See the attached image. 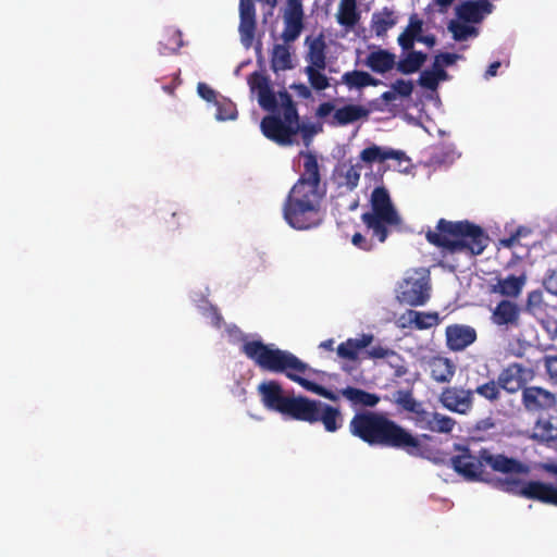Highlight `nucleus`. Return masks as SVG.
Returning a JSON list of instances; mask_svg holds the SVG:
<instances>
[{
	"instance_id": "obj_1",
	"label": "nucleus",
	"mask_w": 557,
	"mask_h": 557,
	"mask_svg": "<svg viewBox=\"0 0 557 557\" xmlns=\"http://www.w3.org/2000/svg\"><path fill=\"white\" fill-rule=\"evenodd\" d=\"M457 455L450 458L453 469L468 481L491 482L492 472L505 474L495 486L505 493L552 505L554 485L542 481H523L515 474H527L529 467L505 454L481 448L476 454L466 445H455Z\"/></svg>"
},
{
	"instance_id": "obj_2",
	"label": "nucleus",
	"mask_w": 557,
	"mask_h": 557,
	"mask_svg": "<svg viewBox=\"0 0 557 557\" xmlns=\"http://www.w3.org/2000/svg\"><path fill=\"white\" fill-rule=\"evenodd\" d=\"M302 170L288 191L282 214L294 230L307 231L322 223V203L326 196V183L322 181L320 164L311 151H301Z\"/></svg>"
},
{
	"instance_id": "obj_3",
	"label": "nucleus",
	"mask_w": 557,
	"mask_h": 557,
	"mask_svg": "<svg viewBox=\"0 0 557 557\" xmlns=\"http://www.w3.org/2000/svg\"><path fill=\"white\" fill-rule=\"evenodd\" d=\"M349 432L370 446L399 449L421 458L430 453L423 443V440H431L430 435H414L383 412L363 410L355 413L349 422Z\"/></svg>"
},
{
	"instance_id": "obj_4",
	"label": "nucleus",
	"mask_w": 557,
	"mask_h": 557,
	"mask_svg": "<svg viewBox=\"0 0 557 557\" xmlns=\"http://www.w3.org/2000/svg\"><path fill=\"white\" fill-rule=\"evenodd\" d=\"M242 352L250 359L259 369L272 373H283L290 381L299 384L306 391L322 396L329 400L336 401L337 395L305 377L313 370L308 363L300 360L288 350L264 344L261 339L246 341L240 348Z\"/></svg>"
},
{
	"instance_id": "obj_5",
	"label": "nucleus",
	"mask_w": 557,
	"mask_h": 557,
	"mask_svg": "<svg viewBox=\"0 0 557 557\" xmlns=\"http://www.w3.org/2000/svg\"><path fill=\"white\" fill-rule=\"evenodd\" d=\"M426 240L449 253L481 255L488 245L490 237L478 224L468 220L447 221L440 219L435 231L425 233Z\"/></svg>"
},
{
	"instance_id": "obj_6",
	"label": "nucleus",
	"mask_w": 557,
	"mask_h": 557,
	"mask_svg": "<svg viewBox=\"0 0 557 557\" xmlns=\"http://www.w3.org/2000/svg\"><path fill=\"white\" fill-rule=\"evenodd\" d=\"M371 210L361 214V221L372 237L384 243L392 228L401 225V218L384 186L375 187L370 197Z\"/></svg>"
},
{
	"instance_id": "obj_7",
	"label": "nucleus",
	"mask_w": 557,
	"mask_h": 557,
	"mask_svg": "<svg viewBox=\"0 0 557 557\" xmlns=\"http://www.w3.org/2000/svg\"><path fill=\"white\" fill-rule=\"evenodd\" d=\"M283 120L278 115H267L261 121L262 134L281 146H289L300 131L299 115L292 96L286 91L278 92Z\"/></svg>"
},
{
	"instance_id": "obj_8",
	"label": "nucleus",
	"mask_w": 557,
	"mask_h": 557,
	"mask_svg": "<svg viewBox=\"0 0 557 557\" xmlns=\"http://www.w3.org/2000/svg\"><path fill=\"white\" fill-rule=\"evenodd\" d=\"M430 272L426 269H416L399 283L398 300L401 304L418 307L430 299Z\"/></svg>"
},
{
	"instance_id": "obj_9",
	"label": "nucleus",
	"mask_w": 557,
	"mask_h": 557,
	"mask_svg": "<svg viewBox=\"0 0 557 557\" xmlns=\"http://www.w3.org/2000/svg\"><path fill=\"white\" fill-rule=\"evenodd\" d=\"M521 405L528 414L543 417L556 409L557 396L542 386L528 385L521 388Z\"/></svg>"
},
{
	"instance_id": "obj_10",
	"label": "nucleus",
	"mask_w": 557,
	"mask_h": 557,
	"mask_svg": "<svg viewBox=\"0 0 557 557\" xmlns=\"http://www.w3.org/2000/svg\"><path fill=\"white\" fill-rule=\"evenodd\" d=\"M473 395L472 389H465L460 386H447L443 388L438 396L441 405L455 413L467 414L473 408Z\"/></svg>"
},
{
	"instance_id": "obj_11",
	"label": "nucleus",
	"mask_w": 557,
	"mask_h": 557,
	"mask_svg": "<svg viewBox=\"0 0 557 557\" xmlns=\"http://www.w3.org/2000/svg\"><path fill=\"white\" fill-rule=\"evenodd\" d=\"M318 406H322V401L306 396H289L282 414L312 424L317 422Z\"/></svg>"
},
{
	"instance_id": "obj_12",
	"label": "nucleus",
	"mask_w": 557,
	"mask_h": 557,
	"mask_svg": "<svg viewBox=\"0 0 557 557\" xmlns=\"http://www.w3.org/2000/svg\"><path fill=\"white\" fill-rule=\"evenodd\" d=\"M412 419L417 428L433 433H450L456 425V421L449 416L428 411L424 407Z\"/></svg>"
},
{
	"instance_id": "obj_13",
	"label": "nucleus",
	"mask_w": 557,
	"mask_h": 557,
	"mask_svg": "<svg viewBox=\"0 0 557 557\" xmlns=\"http://www.w3.org/2000/svg\"><path fill=\"white\" fill-rule=\"evenodd\" d=\"M251 90L258 91V101L262 109L269 112H277V97L271 88L270 79L262 73L253 72L248 77Z\"/></svg>"
},
{
	"instance_id": "obj_14",
	"label": "nucleus",
	"mask_w": 557,
	"mask_h": 557,
	"mask_svg": "<svg viewBox=\"0 0 557 557\" xmlns=\"http://www.w3.org/2000/svg\"><path fill=\"white\" fill-rule=\"evenodd\" d=\"M445 337L449 350L462 351L476 341L478 334L474 327L456 323L446 326Z\"/></svg>"
},
{
	"instance_id": "obj_15",
	"label": "nucleus",
	"mask_w": 557,
	"mask_h": 557,
	"mask_svg": "<svg viewBox=\"0 0 557 557\" xmlns=\"http://www.w3.org/2000/svg\"><path fill=\"white\" fill-rule=\"evenodd\" d=\"M258 391L265 408L283 413L289 396L283 394V388L278 382L269 381L261 383Z\"/></svg>"
},
{
	"instance_id": "obj_16",
	"label": "nucleus",
	"mask_w": 557,
	"mask_h": 557,
	"mask_svg": "<svg viewBox=\"0 0 557 557\" xmlns=\"http://www.w3.org/2000/svg\"><path fill=\"white\" fill-rule=\"evenodd\" d=\"M491 320L498 326L517 327L520 322V308L510 300H500L492 311Z\"/></svg>"
},
{
	"instance_id": "obj_17",
	"label": "nucleus",
	"mask_w": 557,
	"mask_h": 557,
	"mask_svg": "<svg viewBox=\"0 0 557 557\" xmlns=\"http://www.w3.org/2000/svg\"><path fill=\"white\" fill-rule=\"evenodd\" d=\"M359 159L366 165L371 166L373 163H383L387 160H396L398 162H401L406 160V154L401 150H395L387 147L371 145L361 150Z\"/></svg>"
},
{
	"instance_id": "obj_18",
	"label": "nucleus",
	"mask_w": 557,
	"mask_h": 557,
	"mask_svg": "<svg viewBox=\"0 0 557 557\" xmlns=\"http://www.w3.org/2000/svg\"><path fill=\"white\" fill-rule=\"evenodd\" d=\"M493 5L487 0L465 1L456 9L458 17L467 23H480L485 14L492 12Z\"/></svg>"
},
{
	"instance_id": "obj_19",
	"label": "nucleus",
	"mask_w": 557,
	"mask_h": 557,
	"mask_svg": "<svg viewBox=\"0 0 557 557\" xmlns=\"http://www.w3.org/2000/svg\"><path fill=\"white\" fill-rule=\"evenodd\" d=\"M374 339L372 334H361L358 338H348L337 346L336 352L339 358L357 361L359 355L368 348Z\"/></svg>"
},
{
	"instance_id": "obj_20",
	"label": "nucleus",
	"mask_w": 557,
	"mask_h": 557,
	"mask_svg": "<svg viewBox=\"0 0 557 557\" xmlns=\"http://www.w3.org/2000/svg\"><path fill=\"white\" fill-rule=\"evenodd\" d=\"M523 372V367L520 363L513 362L507 368L503 369L497 376L496 383L499 384L500 391L509 394H515L523 387V380L520 377Z\"/></svg>"
},
{
	"instance_id": "obj_21",
	"label": "nucleus",
	"mask_w": 557,
	"mask_h": 557,
	"mask_svg": "<svg viewBox=\"0 0 557 557\" xmlns=\"http://www.w3.org/2000/svg\"><path fill=\"white\" fill-rule=\"evenodd\" d=\"M371 110L360 104H346L334 111L332 121L333 126H345L359 120L368 119Z\"/></svg>"
},
{
	"instance_id": "obj_22",
	"label": "nucleus",
	"mask_w": 557,
	"mask_h": 557,
	"mask_svg": "<svg viewBox=\"0 0 557 557\" xmlns=\"http://www.w3.org/2000/svg\"><path fill=\"white\" fill-rule=\"evenodd\" d=\"M428 363L430 376L437 383H449L456 373L455 363L446 357H432Z\"/></svg>"
},
{
	"instance_id": "obj_23",
	"label": "nucleus",
	"mask_w": 557,
	"mask_h": 557,
	"mask_svg": "<svg viewBox=\"0 0 557 557\" xmlns=\"http://www.w3.org/2000/svg\"><path fill=\"white\" fill-rule=\"evenodd\" d=\"M530 438L548 446L557 442V419L537 417Z\"/></svg>"
},
{
	"instance_id": "obj_24",
	"label": "nucleus",
	"mask_w": 557,
	"mask_h": 557,
	"mask_svg": "<svg viewBox=\"0 0 557 557\" xmlns=\"http://www.w3.org/2000/svg\"><path fill=\"white\" fill-rule=\"evenodd\" d=\"M343 417L338 408L322 403L317 408V422H322L325 431L330 433L336 432L342 428Z\"/></svg>"
},
{
	"instance_id": "obj_25",
	"label": "nucleus",
	"mask_w": 557,
	"mask_h": 557,
	"mask_svg": "<svg viewBox=\"0 0 557 557\" xmlns=\"http://www.w3.org/2000/svg\"><path fill=\"white\" fill-rule=\"evenodd\" d=\"M306 42L309 44V49L307 53V61L310 63L309 66H315L318 69H325L326 66V55H325V40L322 34L318 37L311 39L307 37Z\"/></svg>"
},
{
	"instance_id": "obj_26",
	"label": "nucleus",
	"mask_w": 557,
	"mask_h": 557,
	"mask_svg": "<svg viewBox=\"0 0 557 557\" xmlns=\"http://www.w3.org/2000/svg\"><path fill=\"white\" fill-rule=\"evenodd\" d=\"M396 57L394 53L380 49L369 53L366 64L375 73H386L391 71L395 64Z\"/></svg>"
},
{
	"instance_id": "obj_27",
	"label": "nucleus",
	"mask_w": 557,
	"mask_h": 557,
	"mask_svg": "<svg viewBox=\"0 0 557 557\" xmlns=\"http://www.w3.org/2000/svg\"><path fill=\"white\" fill-rule=\"evenodd\" d=\"M525 275H508L506 278H498L497 284L493 286V292L507 297H518L525 284Z\"/></svg>"
},
{
	"instance_id": "obj_28",
	"label": "nucleus",
	"mask_w": 557,
	"mask_h": 557,
	"mask_svg": "<svg viewBox=\"0 0 557 557\" xmlns=\"http://www.w3.org/2000/svg\"><path fill=\"white\" fill-rule=\"evenodd\" d=\"M423 22L416 14L409 18V24L405 30L398 36V45L404 50H411L414 41H418L420 34L422 33Z\"/></svg>"
},
{
	"instance_id": "obj_29",
	"label": "nucleus",
	"mask_w": 557,
	"mask_h": 557,
	"mask_svg": "<svg viewBox=\"0 0 557 557\" xmlns=\"http://www.w3.org/2000/svg\"><path fill=\"white\" fill-rule=\"evenodd\" d=\"M341 394L354 405H362L372 408L375 407L380 401V397L376 394H372L352 386L343 388Z\"/></svg>"
},
{
	"instance_id": "obj_30",
	"label": "nucleus",
	"mask_w": 557,
	"mask_h": 557,
	"mask_svg": "<svg viewBox=\"0 0 557 557\" xmlns=\"http://www.w3.org/2000/svg\"><path fill=\"white\" fill-rule=\"evenodd\" d=\"M336 17L339 25L352 28L360 20L356 0H341Z\"/></svg>"
},
{
	"instance_id": "obj_31",
	"label": "nucleus",
	"mask_w": 557,
	"mask_h": 557,
	"mask_svg": "<svg viewBox=\"0 0 557 557\" xmlns=\"http://www.w3.org/2000/svg\"><path fill=\"white\" fill-rule=\"evenodd\" d=\"M342 82L349 88H363L367 86H377L380 81L374 78L368 72L363 71H349L343 74Z\"/></svg>"
},
{
	"instance_id": "obj_32",
	"label": "nucleus",
	"mask_w": 557,
	"mask_h": 557,
	"mask_svg": "<svg viewBox=\"0 0 557 557\" xmlns=\"http://www.w3.org/2000/svg\"><path fill=\"white\" fill-rule=\"evenodd\" d=\"M426 60V54L422 51L411 50L406 58L397 64V71L403 74H412L418 72Z\"/></svg>"
},
{
	"instance_id": "obj_33",
	"label": "nucleus",
	"mask_w": 557,
	"mask_h": 557,
	"mask_svg": "<svg viewBox=\"0 0 557 557\" xmlns=\"http://www.w3.org/2000/svg\"><path fill=\"white\" fill-rule=\"evenodd\" d=\"M293 67L292 57L288 47L274 45L271 57V69L273 72L285 71Z\"/></svg>"
},
{
	"instance_id": "obj_34",
	"label": "nucleus",
	"mask_w": 557,
	"mask_h": 557,
	"mask_svg": "<svg viewBox=\"0 0 557 557\" xmlns=\"http://www.w3.org/2000/svg\"><path fill=\"white\" fill-rule=\"evenodd\" d=\"M183 47L182 33L178 29L166 30L159 41V51L161 54H171L177 52Z\"/></svg>"
},
{
	"instance_id": "obj_35",
	"label": "nucleus",
	"mask_w": 557,
	"mask_h": 557,
	"mask_svg": "<svg viewBox=\"0 0 557 557\" xmlns=\"http://www.w3.org/2000/svg\"><path fill=\"white\" fill-rule=\"evenodd\" d=\"M409 323L413 324L417 330H428L440 324V315L437 312H421L410 310L408 312Z\"/></svg>"
},
{
	"instance_id": "obj_36",
	"label": "nucleus",
	"mask_w": 557,
	"mask_h": 557,
	"mask_svg": "<svg viewBox=\"0 0 557 557\" xmlns=\"http://www.w3.org/2000/svg\"><path fill=\"white\" fill-rule=\"evenodd\" d=\"M394 403L404 411L417 416L423 405L418 401L410 389H398L394 394Z\"/></svg>"
},
{
	"instance_id": "obj_37",
	"label": "nucleus",
	"mask_w": 557,
	"mask_h": 557,
	"mask_svg": "<svg viewBox=\"0 0 557 557\" xmlns=\"http://www.w3.org/2000/svg\"><path fill=\"white\" fill-rule=\"evenodd\" d=\"M395 24L393 12L387 8H384L381 13L372 15V29L377 37L384 36Z\"/></svg>"
},
{
	"instance_id": "obj_38",
	"label": "nucleus",
	"mask_w": 557,
	"mask_h": 557,
	"mask_svg": "<svg viewBox=\"0 0 557 557\" xmlns=\"http://www.w3.org/2000/svg\"><path fill=\"white\" fill-rule=\"evenodd\" d=\"M472 391L491 404H496L502 399V391L495 380L482 383Z\"/></svg>"
},
{
	"instance_id": "obj_39",
	"label": "nucleus",
	"mask_w": 557,
	"mask_h": 557,
	"mask_svg": "<svg viewBox=\"0 0 557 557\" xmlns=\"http://www.w3.org/2000/svg\"><path fill=\"white\" fill-rule=\"evenodd\" d=\"M304 18L284 17V30L281 35L284 42L295 41L304 28Z\"/></svg>"
},
{
	"instance_id": "obj_40",
	"label": "nucleus",
	"mask_w": 557,
	"mask_h": 557,
	"mask_svg": "<svg viewBox=\"0 0 557 557\" xmlns=\"http://www.w3.org/2000/svg\"><path fill=\"white\" fill-rule=\"evenodd\" d=\"M447 76L446 71L443 67H434V71L425 70L420 74L419 85L424 88L434 90L437 88L438 81L444 79Z\"/></svg>"
},
{
	"instance_id": "obj_41",
	"label": "nucleus",
	"mask_w": 557,
	"mask_h": 557,
	"mask_svg": "<svg viewBox=\"0 0 557 557\" xmlns=\"http://www.w3.org/2000/svg\"><path fill=\"white\" fill-rule=\"evenodd\" d=\"M363 354L364 358L368 359H388L391 364H393L394 361H400L401 359L395 350L380 345L366 348Z\"/></svg>"
},
{
	"instance_id": "obj_42",
	"label": "nucleus",
	"mask_w": 557,
	"mask_h": 557,
	"mask_svg": "<svg viewBox=\"0 0 557 557\" xmlns=\"http://www.w3.org/2000/svg\"><path fill=\"white\" fill-rule=\"evenodd\" d=\"M322 70L315 66H307L305 69L311 87L318 91L324 90L330 86L329 78L321 73Z\"/></svg>"
},
{
	"instance_id": "obj_43",
	"label": "nucleus",
	"mask_w": 557,
	"mask_h": 557,
	"mask_svg": "<svg viewBox=\"0 0 557 557\" xmlns=\"http://www.w3.org/2000/svg\"><path fill=\"white\" fill-rule=\"evenodd\" d=\"M256 20L252 18H240L239 22V34L244 46L250 47L256 35Z\"/></svg>"
},
{
	"instance_id": "obj_44",
	"label": "nucleus",
	"mask_w": 557,
	"mask_h": 557,
	"mask_svg": "<svg viewBox=\"0 0 557 557\" xmlns=\"http://www.w3.org/2000/svg\"><path fill=\"white\" fill-rule=\"evenodd\" d=\"M216 113L215 117L219 121L234 120L237 115L236 107L231 101H215Z\"/></svg>"
},
{
	"instance_id": "obj_45",
	"label": "nucleus",
	"mask_w": 557,
	"mask_h": 557,
	"mask_svg": "<svg viewBox=\"0 0 557 557\" xmlns=\"http://www.w3.org/2000/svg\"><path fill=\"white\" fill-rule=\"evenodd\" d=\"M360 170V163L350 164L349 166H347L345 172L343 173L344 182L342 184L350 190L355 189L359 184Z\"/></svg>"
},
{
	"instance_id": "obj_46",
	"label": "nucleus",
	"mask_w": 557,
	"mask_h": 557,
	"mask_svg": "<svg viewBox=\"0 0 557 557\" xmlns=\"http://www.w3.org/2000/svg\"><path fill=\"white\" fill-rule=\"evenodd\" d=\"M544 306L543 293L539 289L532 290L528 294L525 309L528 312L535 314L541 311Z\"/></svg>"
},
{
	"instance_id": "obj_47",
	"label": "nucleus",
	"mask_w": 557,
	"mask_h": 557,
	"mask_svg": "<svg viewBox=\"0 0 557 557\" xmlns=\"http://www.w3.org/2000/svg\"><path fill=\"white\" fill-rule=\"evenodd\" d=\"M448 28L456 40H465L474 32L473 27L456 22H450Z\"/></svg>"
},
{
	"instance_id": "obj_48",
	"label": "nucleus",
	"mask_w": 557,
	"mask_h": 557,
	"mask_svg": "<svg viewBox=\"0 0 557 557\" xmlns=\"http://www.w3.org/2000/svg\"><path fill=\"white\" fill-rule=\"evenodd\" d=\"M393 91L401 97H409L412 94L413 85L410 81L397 79L392 84Z\"/></svg>"
},
{
	"instance_id": "obj_49",
	"label": "nucleus",
	"mask_w": 557,
	"mask_h": 557,
	"mask_svg": "<svg viewBox=\"0 0 557 557\" xmlns=\"http://www.w3.org/2000/svg\"><path fill=\"white\" fill-rule=\"evenodd\" d=\"M284 17L304 18V10L300 0H287V9Z\"/></svg>"
},
{
	"instance_id": "obj_50",
	"label": "nucleus",
	"mask_w": 557,
	"mask_h": 557,
	"mask_svg": "<svg viewBox=\"0 0 557 557\" xmlns=\"http://www.w3.org/2000/svg\"><path fill=\"white\" fill-rule=\"evenodd\" d=\"M397 96L393 90L384 91L379 99H374L370 102L372 110L374 111H384V103L392 102L396 100Z\"/></svg>"
},
{
	"instance_id": "obj_51",
	"label": "nucleus",
	"mask_w": 557,
	"mask_h": 557,
	"mask_svg": "<svg viewBox=\"0 0 557 557\" xmlns=\"http://www.w3.org/2000/svg\"><path fill=\"white\" fill-rule=\"evenodd\" d=\"M544 366L546 372L548 374L549 380L557 384V355L556 356H545L544 357Z\"/></svg>"
},
{
	"instance_id": "obj_52",
	"label": "nucleus",
	"mask_w": 557,
	"mask_h": 557,
	"mask_svg": "<svg viewBox=\"0 0 557 557\" xmlns=\"http://www.w3.org/2000/svg\"><path fill=\"white\" fill-rule=\"evenodd\" d=\"M239 17L256 20V9L252 0L239 1Z\"/></svg>"
},
{
	"instance_id": "obj_53",
	"label": "nucleus",
	"mask_w": 557,
	"mask_h": 557,
	"mask_svg": "<svg viewBox=\"0 0 557 557\" xmlns=\"http://www.w3.org/2000/svg\"><path fill=\"white\" fill-rule=\"evenodd\" d=\"M543 285L545 289L552 294L557 296V271L556 270H548L544 281Z\"/></svg>"
},
{
	"instance_id": "obj_54",
	"label": "nucleus",
	"mask_w": 557,
	"mask_h": 557,
	"mask_svg": "<svg viewBox=\"0 0 557 557\" xmlns=\"http://www.w3.org/2000/svg\"><path fill=\"white\" fill-rule=\"evenodd\" d=\"M197 92L198 95L208 102H215L216 100V92L214 89H212L209 85L206 83H198L197 85Z\"/></svg>"
},
{
	"instance_id": "obj_55",
	"label": "nucleus",
	"mask_w": 557,
	"mask_h": 557,
	"mask_svg": "<svg viewBox=\"0 0 557 557\" xmlns=\"http://www.w3.org/2000/svg\"><path fill=\"white\" fill-rule=\"evenodd\" d=\"M457 59H458V55L455 53H448V52L440 53L438 55L435 57L434 67L440 69V67H442V65H446V66L453 65Z\"/></svg>"
},
{
	"instance_id": "obj_56",
	"label": "nucleus",
	"mask_w": 557,
	"mask_h": 557,
	"mask_svg": "<svg viewBox=\"0 0 557 557\" xmlns=\"http://www.w3.org/2000/svg\"><path fill=\"white\" fill-rule=\"evenodd\" d=\"M208 318L210 319L211 324L214 327L220 329L222 326L223 317H222V314L220 313V311H219V309L216 307L211 306L208 309Z\"/></svg>"
},
{
	"instance_id": "obj_57",
	"label": "nucleus",
	"mask_w": 557,
	"mask_h": 557,
	"mask_svg": "<svg viewBox=\"0 0 557 557\" xmlns=\"http://www.w3.org/2000/svg\"><path fill=\"white\" fill-rule=\"evenodd\" d=\"M334 110H335V107L332 102H330V101L322 102L321 104H319L315 115L319 119H324L327 115H330Z\"/></svg>"
},
{
	"instance_id": "obj_58",
	"label": "nucleus",
	"mask_w": 557,
	"mask_h": 557,
	"mask_svg": "<svg viewBox=\"0 0 557 557\" xmlns=\"http://www.w3.org/2000/svg\"><path fill=\"white\" fill-rule=\"evenodd\" d=\"M290 88H293L300 98L308 99L312 96L310 88L302 83L293 84Z\"/></svg>"
},
{
	"instance_id": "obj_59",
	"label": "nucleus",
	"mask_w": 557,
	"mask_h": 557,
	"mask_svg": "<svg viewBox=\"0 0 557 557\" xmlns=\"http://www.w3.org/2000/svg\"><path fill=\"white\" fill-rule=\"evenodd\" d=\"M352 244L361 249H369L368 242L361 233H355L351 239Z\"/></svg>"
},
{
	"instance_id": "obj_60",
	"label": "nucleus",
	"mask_w": 557,
	"mask_h": 557,
	"mask_svg": "<svg viewBox=\"0 0 557 557\" xmlns=\"http://www.w3.org/2000/svg\"><path fill=\"white\" fill-rule=\"evenodd\" d=\"M499 67H500V62L499 61H495V62L491 63L490 66L486 70V72H485V78H490V77L496 76L497 75V71H498Z\"/></svg>"
},
{
	"instance_id": "obj_61",
	"label": "nucleus",
	"mask_w": 557,
	"mask_h": 557,
	"mask_svg": "<svg viewBox=\"0 0 557 557\" xmlns=\"http://www.w3.org/2000/svg\"><path fill=\"white\" fill-rule=\"evenodd\" d=\"M418 41L419 42H423V44H425L429 47H433L436 44V38L433 35L422 36L420 34V36L418 38Z\"/></svg>"
},
{
	"instance_id": "obj_62",
	"label": "nucleus",
	"mask_w": 557,
	"mask_h": 557,
	"mask_svg": "<svg viewBox=\"0 0 557 557\" xmlns=\"http://www.w3.org/2000/svg\"><path fill=\"white\" fill-rule=\"evenodd\" d=\"M320 347L325 350L332 351L334 349V339L330 338V339L321 342Z\"/></svg>"
},
{
	"instance_id": "obj_63",
	"label": "nucleus",
	"mask_w": 557,
	"mask_h": 557,
	"mask_svg": "<svg viewBox=\"0 0 557 557\" xmlns=\"http://www.w3.org/2000/svg\"><path fill=\"white\" fill-rule=\"evenodd\" d=\"M299 132L302 133V136H304L305 139L311 137L312 134H313L312 127L306 126V125H300V131Z\"/></svg>"
},
{
	"instance_id": "obj_64",
	"label": "nucleus",
	"mask_w": 557,
	"mask_h": 557,
	"mask_svg": "<svg viewBox=\"0 0 557 557\" xmlns=\"http://www.w3.org/2000/svg\"><path fill=\"white\" fill-rule=\"evenodd\" d=\"M552 505L557 507V486L554 485Z\"/></svg>"
}]
</instances>
